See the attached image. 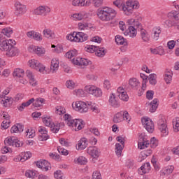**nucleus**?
Returning a JSON list of instances; mask_svg holds the SVG:
<instances>
[{
    "label": "nucleus",
    "instance_id": "1",
    "mask_svg": "<svg viewBox=\"0 0 179 179\" xmlns=\"http://www.w3.org/2000/svg\"><path fill=\"white\" fill-rule=\"evenodd\" d=\"M96 15L102 22H110L117 16V10L110 7H103L97 10Z\"/></svg>",
    "mask_w": 179,
    "mask_h": 179
},
{
    "label": "nucleus",
    "instance_id": "2",
    "mask_svg": "<svg viewBox=\"0 0 179 179\" xmlns=\"http://www.w3.org/2000/svg\"><path fill=\"white\" fill-rule=\"evenodd\" d=\"M149 145L151 148H154L159 145V141L156 139V138L153 137L151 138L150 142L149 141H146V136L145 133H142L139 135V142H138V148L141 149H145V148H148Z\"/></svg>",
    "mask_w": 179,
    "mask_h": 179
},
{
    "label": "nucleus",
    "instance_id": "3",
    "mask_svg": "<svg viewBox=\"0 0 179 179\" xmlns=\"http://www.w3.org/2000/svg\"><path fill=\"white\" fill-rule=\"evenodd\" d=\"M139 1L129 0L123 4L122 9L123 10L124 15L126 16H131V15L134 13V10L139 9Z\"/></svg>",
    "mask_w": 179,
    "mask_h": 179
},
{
    "label": "nucleus",
    "instance_id": "4",
    "mask_svg": "<svg viewBox=\"0 0 179 179\" xmlns=\"http://www.w3.org/2000/svg\"><path fill=\"white\" fill-rule=\"evenodd\" d=\"M64 120L69 127H73L75 131H80L85 127V124L82 120L72 119V116L65 114L64 116Z\"/></svg>",
    "mask_w": 179,
    "mask_h": 179
},
{
    "label": "nucleus",
    "instance_id": "5",
    "mask_svg": "<svg viewBox=\"0 0 179 179\" xmlns=\"http://www.w3.org/2000/svg\"><path fill=\"white\" fill-rule=\"evenodd\" d=\"M12 45H16V41L12 39L6 40L3 35L0 34V49L1 51H6V52Z\"/></svg>",
    "mask_w": 179,
    "mask_h": 179
},
{
    "label": "nucleus",
    "instance_id": "6",
    "mask_svg": "<svg viewBox=\"0 0 179 179\" xmlns=\"http://www.w3.org/2000/svg\"><path fill=\"white\" fill-rule=\"evenodd\" d=\"M28 65L32 69H36L41 73H45V66L36 59H32L28 62Z\"/></svg>",
    "mask_w": 179,
    "mask_h": 179
},
{
    "label": "nucleus",
    "instance_id": "7",
    "mask_svg": "<svg viewBox=\"0 0 179 179\" xmlns=\"http://www.w3.org/2000/svg\"><path fill=\"white\" fill-rule=\"evenodd\" d=\"M85 90L89 94H92L94 97H101L103 96V91L101 89L94 85H87L85 87Z\"/></svg>",
    "mask_w": 179,
    "mask_h": 179
},
{
    "label": "nucleus",
    "instance_id": "8",
    "mask_svg": "<svg viewBox=\"0 0 179 179\" xmlns=\"http://www.w3.org/2000/svg\"><path fill=\"white\" fill-rule=\"evenodd\" d=\"M15 11L14 15L17 16V17H20V16H23L26 12H27V8H26V6L22 4V3L19 1H16L15 3Z\"/></svg>",
    "mask_w": 179,
    "mask_h": 179
},
{
    "label": "nucleus",
    "instance_id": "9",
    "mask_svg": "<svg viewBox=\"0 0 179 179\" xmlns=\"http://www.w3.org/2000/svg\"><path fill=\"white\" fill-rule=\"evenodd\" d=\"M72 107L76 111L79 113H87V103L82 101H77L72 103Z\"/></svg>",
    "mask_w": 179,
    "mask_h": 179
},
{
    "label": "nucleus",
    "instance_id": "10",
    "mask_svg": "<svg viewBox=\"0 0 179 179\" xmlns=\"http://www.w3.org/2000/svg\"><path fill=\"white\" fill-rule=\"evenodd\" d=\"M141 122L148 132L152 134L153 131H155V124H153V121L148 117H144L141 119Z\"/></svg>",
    "mask_w": 179,
    "mask_h": 179
},
{
    "label": "nucleus",
    "instance_id": "11",
    "mask_svg": "<svg viewBox=\"0 0 179 179\" xmlns=\"http://www.w3.org/2000/svg\"><path fill=\"white\" fill-rule=\"evenodd\" d=\"M50 12H51L50 7L47 6H40L34 10V13L39 16H47Z\"/></svg>",
    "mask_w": 179,
    "mask_h": 179
},
{
    "label": "nucleus",
    "instance_id": "12",
    "mask_svg": "<svg viewBox=\"0 0 179 179\" xmlns=\"http://www.w3.org/2000/svg\"><path fill=\"white\" fill-rule=\"evenodd\" d=\"M158 128L162 133V136H167L169 135V129H167V124L164 122V119L159 118L157 121Z\"/></svg>",
    "mask_w": 179,
    "mask_h": 179
},
{
    "label": "nucleus",
    "instance_id": "13",
    "mask_svg": "<svg viewBox=\"0 0 179 179\" xmlns=\"http://www.w3.org/2000/svg\"><path fill=\"white\" fill-rule=\"evenodd\" d=\"M124 34L134 38L138 34V29L135 28L134 26H129L128 29L124 32Z\"/></svg>",
    "mask_w": 179,
    "mask_h": 179
},
{
    "label": "nucleus",
    "instance_id": "14",
    "mask_svg": "<svg viewBox=\"0 0 179 179\" xmlns=\"http://www.w3.org/2000/svg\"><path fill=\"white\" fill-rule=\"evenodd\" d=\"M19 49L15 47V45H11L9 49L6 52V55L10 57H17V55H19Z\"/></svg>",
    "mask_w": 179,
    "mask_h": 179
},
{
    "label": "nucleus",
    "instance_id": "15",
    "mask_svg": "<svg viewBox=\"0 0 179 179\" xmlns=\"http://www.w3.org/2000/svg\"><path fill=\"white\" fill-rule=\"evenodd\" d=\"M36 166L38 169H41L43 171H48L49 169H51V166L46 160H41L36 162Z\"/></svg>",
    "mask_w": 179,
    "mask_h": 179
},
{
    "label": "nucleus",
    "instance_id": "16",
    "mask_svg": "<svg viewBox=\"0 0 179 179\" xmlns=\"http://www.w3.org/2000/svg\"><path fill=\"white\" fill-rule=\"evenodd\" d=\"M1 117L4 119L1 124L2 128L4 129H8L9 128V126L10 125V119L9 117V114L6 112H3L1 114Z\"/></svg>",
    "mask_w": 179,
    "mask_h": 179
},
{
    "label": "nucleus",
    "instance_id": "17",
    "mask_svg": "<svg viewBox=\"0 0 179 179\" xmlns=\"http://www.w3.org/2000/svg\"><path fill=\"white\" fill-rule=\"evenodd\" d=\"M139 31L140 37L143 43H149L150 41V35L149 33L145 29H143L142 27L139 28Z\"/></svg>",
    "mask_w": 179,
    "mask_h": 179
},
{
    "label": "nucleus",
    "instance_id": "18",
    "mask_svg": "<svg viewBox=\"0 0 179 179\" xmlns=\"http://www.w3.org/2000/svg\"><path fill=\"white\" fill-rule=\"evenodd\" d=\"M87 152L90 156L93 157V159H97V157L100 156V150L96 147H89Z\"/></svg>",
    "mask_w": 179,
    "mask_h": 179
},
{
    "label": "nucleus",
    "instance_id": "19",
    "mask_svg": "<svg viewBox=\"0 0 179 179\" xmlns=\"http://www.w3.org/2000/svg\"><path fill=\"white\" fill-rule=\"evenodd\" d=\"M87 145H89L87 138H82L76 145V149L77 150H84V149L87 148Z\"/></svg>",
    "mask_w": 179,
    "mask_h": 179
},
{
    "label": "nucleus",
    "instance_id": "20",
    "mask_svg": "<svg viewBox=\"0 0 179 179\" xmlns=\"http://www.w3.org/2000/svg\"><path fill=\"white\" fill-rule=\"evenodd\" d=\"M92 2L90 0H73L72 5L73 6H90Z\"/></svg>",
    "mask_w": 179,
    "mask_h": 179
},
{
    "label": "nucleus",
    "instance_id": "21",
    "mask_svg": "<svg viewBox=\"0 0 179 179\" xmlns=\"http://www.w3.org/2000/svg\"><path fill=\"white\" fill-rule=\"evenodd\" d=\"M89 38V36L83 32H76V43H83L87 41Z\"/></svg>",
    "mask_w": 179,
    "mask_h": 179
},
{
    "label": "nucleus",
    "instance_id": "22",
    "mask_svg": "<svg viewBox=\"0 0 179 179\" xmlns=\"http://www.w3.org/2000/svg\"><path fill=\"white\" fill-rule=\"evenodd\" d=\"M150 164L149 162H146L138 169V174L141 176H143V174H146L150 171Z\"/></svg>",
    "mask_w": 179,
    "mask_h": 179
},
{
    "label": "nucleus",
    "instance_id": "23",
    "mask_svg": "<svg viewBox=\"0 0 179 179\" xmlns=\"http://www.w3.org/2000/svg\"><path fill=\"white\" fill-rule=\"evenodd\" d=\"M48 131L45 129V127H40L38 129V133L41 134L39 138L41 141H47L50 138L48 134Z\"/></svg>",
    "mask_w": 179,
    "mask_h": 179
},
{
    "label": "nucleus",
    "instance_id": "24",
    "mask_svg": "<svg viewBox=\"0 0 179 179\" xmlns=\"http://www.w3.org/2000/svg\"><path fill=\"white\" fill-rule=\"evenodd\" d=\"M109 104L115 108H118V107H120V102H118V99L115 97V94H111L110 95Z\"/></svg>",
    "mask_w": 179,
    "mask_h": 179
},
{
    "label": "nucleus",
    "instance_id": "25",
    "mask_svg": "<svg viewBox=\"0 0 179 179\" xmlns=\"http://www.w3.org/2000/svg\"><path fill=\"white\" fill-rule=\"evenodd\" d=\"M59 68V62L56 59H52L50 71L52 73H55L58 71Z\"/></svg>",
    "mask_w": 179,
    "mask_h": 179
},
{
    "label": "nucleus",
    "instance_id": "26",
    "mask_svg": "<svg viewBox=\"0 0 179 179\" xmlns=\"http://www.w3.org/2000/svg\"><path fill=\"white\" fill-rule=\"evenodd\" d=\"M127 24L128 26H134L135 28L138 29V31H139V29L142 27V24H141L139 22L136 21L134 18H130L127 20Z\"/></svg>",
    "mask_w": 179,
    "mask_h": 179
},
{
    "label": "nucleus",
    "instance_id": "27",
    "mask_svg": "<svg viewBox=\"0 0 179 179\" xmlns=\"http://www.w3.org/2000/svg\"><path fill=\"white\" fill-rule=\"evenodd\" d=\"M12 102V98L9 96H1L0 98V103L3 107H9L10 103Z\"/></svg>",
    "mask_w": 179,
    "mask_h": 179
},
{
    "label": "nucleus",
    "instance_id": "28",
    "mask_svg": "<svg viewBox=\"0 0 179 179\" xmlns=\"http://www.w3.org/2000/svg\"><path fill=\"white\" fill-rule=\"evenodd\" d=\"M115 43L118 45H128V42L127 39H125L123 36L117 35L115 38Z\"/></svg>",
    "mask_w": 179,
    "mask_h": 179
},
{
    "label": "nucleus",
    "instance_id": "29",
    "mask_svg": "<svg viewBox=\"0 0 179 179\" xmlns=\"http://www.w3.org/2000/svg\"><path fill=\"white\" fill-rule=\"evenodd\" d=\"M162 33V29L160 27H155L152 30V36L154 40H159V37H160V34Z\"/></svg>",
    "mask_w": 179,
    "mask_h": 179
},
{
    "label": "nucleus",
    "instance_id": "30",
    "mask_svg": "<svg viewBox=\"0 0 179 179\" xmlns=\"http://www.w3.org/2000/svg\"><path fill=\"white\" fill-rule=\"evenodd\" d=\"M10 132L11 134H20V132H23V125L17 124V125L13 126Z\"/></svg>",
    "mask_w": 179,
    "mask_h": 179
},
{
    "label": "nucleus",
    "instance_id": "31",
    "mask_svg": "<svg viewBox=\"0 0 179 179\" xmlns=\"http://www.w3.org/2000/svg\"><path fill=\"white\" fill-rule=\"evenodd\" d=\"M13 75L14 78H17V79L23 78V76H24V71L22 69H15Z\"/></svg>",
    "mask_w": 179,
    "mask_h": 179
},
{
    "label": "nucleus",
    "instance_id": "32",
    "mask_svg": "<svg viewBox=\"0 0 179 179\" xmlns=\"http://www.w3.org/2000/svg\"><path fill=\"white\" fill-rule=\"evenodd\" d=\"M43 36L46 38H49V40H52L53 37H55V34H54V32L50 29H45L43 30Z\"/></svg>",
    "mask_w": 179,
    "mask_h": 179
},
{
    "label": "nucleus",
    "instance_id": "33",
    "mask_svg": "<svg viewBox=\"0 0 179 179\" xmlns=\"http://www.w3.org/2000/svg\"><path fill=\"white\" fill-rule=\"evenodd\" d=\"M2 34V36H6V37H10V36H12V34H13V29H12V28L10 27H6V28H3L2 30H1V34Z\"/></svg>",
    "mask_w": 179,
    "mask_h": 179
},
{
    "label": "nucleus",
    "instance_id": "34",
    "mask_svg": "<svg viewBox=\"0 0 179 179\" xmlns=\"http://www.w3.org/2000/svg\"><path fill=\"white\" fill-rule=\"evenodd\" d=\"M157 99H154L153 101L150 103V113H155L159 106Z\"/></svg>",
    "mask_w": 179,
    "mask_h": 179
},
{
    "label": "nucleus",
    "instance_id": "35",
    "mask_svg": "<svg viewBox=\"0 0 179 179\" xmlns=\"http://www.w3.org/2000/svg\"><path fill=\"white\" fill-rule=\"evenodd\" d=\"M34 101V98H32L29 100H28L27 102H24L21 104V106H20L17 108L19 110V111H23V110H24V108H26V107H29V106H30V104H31V103H33Z\"/></svg>",
    "mask_w": 179,
    "mask_h": 179
},
{
    "label": "nucleus",
    "instance_id": "36",
    "mask_svg": "<svg viewBox=\"0 0 179 179\" xmlns=\"http://www.w3.org/2000/svg\"><path fill=\"white\" fill-rule=\"evenodd\" d=\"M173 79V73L170 70H166L164 76V80L166 83H170Z\"/></svg>",
    "mask_w": 179,
    "mask_h": 179
},
{
    "label": "nucleus",
    "instance_id": "37",
    "mask_svg": "<svg viewBox=\"0 0 179 179\" xmlns=\"http://www.w3.org/2000/svg\"><path fill=\"white\" fill-rule=\"evenodd\" d=\"M124 146L121 145V144H120L118 143L115 144V153L118 157H121V155H122V150H124Z\"/></svg>",
    "mask_w": 179,
    "mask_h": 179
},
{
    "label": "nucleus",
    "instance_id": "38",
    "mask_svg": "<svg viewBox=\"0 0 179 179\" xmlns=\"http://www.w3.org/2000/svg\"><path fill=\"white\" fill-rule=\"evenodd\" d=\"M78 29L79 30H89V29H92V24L87 22H79Z\"/></svg>",
    "mask_w": 179,
    "mask_h": 179
},
{
    "label": "nucleus",
    "instance_id": "39",
    "mask_svg": "<svg viewBox=\"0 0 179 179\" xmlns=\"http://www.w3.org/2000/svg\"><path fill=\"white\" fill-rule=\"evenodd\" d=\"M157 76L155 73L150 74L148 77V80H149V83H150L152 86H155L156 83H157Z\"/></svg>",
    "mask_w": 179,
    "mask_h": 179
},
{
    "label": "nucleus",
    "instance_id": "40",
    "mask_svg": "<svg viewBox=\"0 0 179 179\" xmlns=\"http://www.w3.org/2000/svg\"><path fill=\"white\" fill-rule=\"evenodd\" d=\"M129 85L132 87V89H136V87L139 86V80L135 78H131L129 80Z\"/></svg>",
    "mask_w": 179,
    "mask_h": 179
},
{
    "label": "nucleus",
    "instance_id": "41",
    "mask_svg": "<svg viewBox=\"0 0 179 179\" xmlns=\"http://www.w3.org/2000/svg\"><path fill=\"white\" fill-rule=\"evenodd\" d=\"M43 122L46 127H49L50 128H52V125H54V122H52V120L50 117H43Z\"/></svg>",
    "mask_w": 179,
    "mask_h": 179
},
{
    "label": "nucleus",
    "instance_id": "42",
    "mask_svg": "<svg viewBox=\"0 0 179 179\" xmlns=\"http://www.w3.org/2000/svg\"><path fill=\"white\" fill-rule=\"evenodd\" d=\"M107 52V50L104 48H99L97 46L96 55V57H104Z\"/></svg>",
    "mask_w": 179,
    "mask_h": 179
},
{
    "label": "nucleus",
    "instance_id": "43",
    "mask_svg": "<svg viewBox=\"0 0 179 179\" xmlns=\"http://www.w3.org/2000/svg\"><path fill=\"white\" fill-rule=\"evenodd\" d=\"M169 19H174L175 20H179V12L171 11L167 15Z\"/></svg>",
    "mask_w": 179,
    "mask_h": 179
},
{
    "label": "nucleus",
    "instance_id": "44",
    "mask_svg": "<svg viewBox=\"0 0 179 179\" xmlns=\"http://www.w3.org/2000/svg\"><path fill=\"white\" fill-rule=\"evenodd\" d=\"M74 163L76 164H86L87 163V159L85 157H79L74 159Z\"/></svg>",
    "mask_w": 179,
    "mask_h": 179
},
{
    "label": "nucleus",
    "instance_id": "45",
    "mask_svg": "<svg viewBox=\"0 0 179 179\" xmlns=\"http://www.w3.org/2000/svg\"><path fill=\"white\" fill-rule=\"evenodd\" d=\"M121 121H122V111L116 113L113 117V122H115V124H118V122H121Z\"/></svg>",
    "mask_w": 179,
    "mask_h": 179
},
{
    "label": "nucleus",
    "instance_id": "46",
    "mask_svg": "<svg viewBox=\"0 0 179 179\" xmlns=\"http://www.w3.org/2000/svg\"><path fill=\"white\" fill-rule=\"evenodd\" d=\"M164 24H166V27L171 28L177 26V22H176V20H166L164 22Z\"/></svg>",
    "mask_w": 179,
    "mask_h": 179
},
{
    "label": "nucleus",
    "instance_id": "47",
    "mask_svg": "<svg viewBox=\"0 0 179 179\" xmlns=\"http://www.w3.org/2000/svg\"><path fill=\"white\" fill-rule=\"evenodd\" d=\"M45 99H44L43 98H37L35 100L34 106L35 107H41V106H43V103H45Z\"/></svg>",
    "mask_w": 179,
    "mask_h": 179
},
{
    "label": "nucleus",
    "instance_id": "48",
    "mask_svg": "<svg viewBox=\"0 0 179 179\" xmlns=\"http://www.w3.org/2000/svg\"><path fill=\"white\" fill-rule=\"evenodd\" d=\"M36 171L34 170H27L25 172V176L27 177V178H34L36 177Z\"/></svg>",
    "mask_w": 179,
    "mask_h": 179
},
{
    "label": "nucleus",
    "instance_id": "49",
    "mask_svg": "<svg viewBox=\"0 0 179 179\" xmlns=\"http://www.w3.org/2000/svg\"><path fill=\"white\" fill-rule=\"evenodd\" d=\"M76 55H78L77 50H70L66 53V57L69 59L73 58V57H76Z\"/></svg>",
    "mask_w": 179,
    "mask_h": 179
},
{
    "label": "nucleus",
    "instance_id": "50",
    "mask_svg": "<svg viewBox=\"0 0 179 179\" xmlns=\"http://www.w3.org/2000/svg\"><path fill=\"white\" fill-rule=\"evenodd\" d=\"M148 156H149V155H148V152L146 151L141 152L138 158V163H141V162H143V160H145V159H146Z\"/></svg>",
    "mask_w": 179,
    "mask_h": 179
},
{
    "label": "nucleus",
    "instance_id": "51",
    "mask_svg": "<svg viewBox=\"0 0 179 179\" xmlns=\"http://www.w3.org/2000/svg\"><path fill=\"white\" fill-rule=\"evenodd\" d=\"M73 17L74 20H82L83 17H85V13L84 12H80L78 13H75L73 15Z\"/></svg>",
    "mask_w": 179,
    "mask_h": 179
},
{
    "label": "nucleus",
    "instance_id": "52",
    "mask_svg": "<svg viewBox=\"0 0 179 179\" xmlns=\"http://www.w3.org/2000/svg\"><path fill=\"white\" fill-rule=\"evenodd\" d=\"M11 146L20 148V146H23V142L19 141L16 137H14V141H13Z\"/></svg>",
    "mask_w": 179,
    "mask_h": 179
},
{
    "label": "nucleus",
    "instance_id": "53",
    "mask_svg": "<svg viewBox=\"0 0 179 179\" xmlns=\"http://www.w3.org/2000/svg\"><path fill=\"white\" fill-rule=\"evenodd\" d=\"M21 157V160H22L23 162H26L27 159H30V157H31V152H24L22 153Z\"/></svg>",
    "mask_w": 179,
    "mask_h": 179
},
{
    "label": "nucleus",
    "instance_id": "54",
    "mask_svg": "<svg viewBox=\"0 0 179 179\" xmlns=\"http://www.w3.org/2000/svg\"><path fill=\"white\" fill-rule=\"evenodd\" d=\"M55 113L59 115H62V114H65L66 113V110L62 106H57Z\"/></svg>",
    "mask_w": 179,
    "mask_h": 179
},
{
    "label": "nucleus",
    "instance_id": "55",
    "mask_svg": "<svg viewBox=\"0 0 179 179\" xmlns=\"http://www.w3.org/2000/svg\"><path fill=\"white\" fill-rule=\"evenodd\" d=\"M114 6L118 8V9H122V6H124V1L122 0H116L113 2Z\"/></svg>",
    "mask_w": 179,
    "mask_h": 179
},
{
    "label": "nucleus",
    "instance_id": "56",
    "mask_svg": "<svg viewBox=\"0 0 179 179\" xmlns=\"http://www.w3.org/2000/svg\"><path fill=\"white\" fill-rule=\"evenodd\" d=\"M117 96L119 99H120V100H122L123 101H128V99H129L127 92H122V94H117Z\"/></svg>",
    "mask_w": 179,
    "mask_h": 179
},
{
    "label": "nucleus",
    "instance_id": "57",
    "mask_svg": "<svg viewBox=\"0 0 179 179\" xmlns=\"http://www.w3.org/2000/svg\"><path fill=\"white\" fill-rule=\"evenodd\" d=\"M122 120L127 121V122H129L131 121V116H129L128 111L125 110L122 112Z\"/></svg>",
    "mask_w": 179,
    "mask_h": 179
},
{
    "label": "nucleus",
    "instance_id": "58",
    "mask_svg": "<svg viewBox=\"0 0 179 179\" xmlns=\"http://www.w3.org/2000/svg\"><path fill=\"white\" fill-rule=\"evenodd\" d=\"M87 52H90L93 54V52H96L97 46L91 45L88 48H85Z\"/></svg>",
    "mask_w": 179,
    "mask_h": 179
},
{
    "label": "nucleus",
    "instance_id": "59",
    "mask_svg": "<svg viewBox=\"0 0 179 179\" xmlns=\"http://www.w3.org/2000/svg\"><path fill=\"white\" fill-rule=\"evenodd\" d=\"M66 39L69 40V41H75L76 43V32L67 35Z\"/></svg>",
    "mask_w": 179,
    "mask_h": 179
},
{
    "label": "nucleus",
    "instance_id": "60",
    "mask_svg": "<svg viewBox=\"0 0 179 179\" xmlns=\"http://www.w3.org/2000/svg\"><path fill=\"white\" fill-rule=\"evenodd\" d=\"M74 94H76L77 97H83V96H85V92H83L82 89L75 90Z\"/></svg>",
    "mask_w": 179,
    "mask_h": 179
},
{
    "label": "nucleus",
    "instance_id": "61",
    "mask_svg": "<svg viewBox=\"0 0 179 179\" xmlns=\"http://www.w3.org/2000/svg\"><path fill=\"white\" fill-rule=\"evenodd\" d=\"M35 54L37 55H44V54H45V49H44V48L36 47Z\"/></svg>",
    "mask_w": 179,
    "mask_h": 179
},
{
    "label": "nucleus",
    "instance_id": "62",
    "mask_svg": "<svg viewBox=\"0 0 179 179\" xmlns=\"http://www.w3.org/2000/svg\"><path fill=\"white\" fill-rule=\"evenodd\" d=\"M35 135L36 134L34 130L33 129H27L26 131V136H27L28 138H34Z\"/></svg>",
    "mask_w": 179,
    "mask_h": 179
},
{
    "label": "nucleus",
    "instance_id": "63",
    "mask_svg": "<svg viewBox=\"0 0 179 179\" xmlns=\"http://www.w3.org/2000/svg\"><path fill=\"white\" fill-rule=\"evenodd\" d=\"M173 131L174 132H178L179 131V118L173 121Z\"/></svg>",
    "mask_w": 179,
    "mask_h": 179
},
{
    "label": "nucleus",
    "instance_id": "64",
    "mask_svg": "<svg viewBox=\"0 0 179 179\" xmlns=\"http://www.w3.org/2000/svg\"><path fill=\"white\" fill-rule=\"evenodd\" d=\"M92 179H103L101 178V174L99 171H95L92 173Z\"/></svg>",
    "mask_w": 179,
    "mask_h": 179
}]
</instances>
